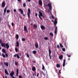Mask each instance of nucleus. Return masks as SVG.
I'll return each instance as SVG.
<instances>
[{"mask_svg": "<svg viewBox=\"0 0 78 78\" xmlns=\"http://www.w3.org/2000/svg\"><path fill=\"white\" fill-rule=\"evenodd\" d=\"M2 47H4V48H6L7 49H8L9 48V44H8V43H2Z\"/></svg>", "mask_w": 78, "mask_h": 78, "instance_id": "nucleus-1", "label": "nucleus"}, {"mask_svg": "<svg viewBox=\"0 0 78 78\" xmlns=\"http://www.w3.org/2000/svg\"><path fill=\"white\" fill-rule=\"evenodd\" d=\"M31 12L30 9L29 8L28 9V12L27 13V15H28V18H30V15L31 14Z\"/></svg>", "mask_w": 78, "mask_h": 78, "instance_id": "nucleus-2", "label": "nucleus"}, {"mask_svg": "<svg viewBox=\"0 0 78 78\" xmlns=\"http://www.w3.org/2000/svg\"><path fill=\"white\" fill-rule=\"evenodd\" d=\"M15 73L14 71H12L10 73V75L12 78H16L15 77L13 76V75H14Z\"/></svg>", "mask_w": 78, "mask_h": 78, "instance_id": "nucleus-3", "label": "nucleus"}, {"mask_svg": "<svg viewBox=\"0 0 78 78\" xmlns=\"http://www.w3.org/2000/svg\"><path fill=\"white\" fill-rule=\"evenodd\" d=\"M45 6H46V7H48V6L50 10L52 9V5L51 3H49L48 5L47 4H46V5H45Z\"/></svg>", "mask_w": 78, "mask_h": 78, "instance_id": "nucleus-4", "label": "nucleus"}, {"mask_svg": "<svg viewBox=\"0 0 78 78\" xmlns=\"http://www.w3.org/2000/svg\"><path fill=\"white\" fill-rule=\"evenodd\" d=\"M17 56V58L18 59H20V57L19 54H14V57H15V58H16Z\"/></svg>", "mask_w": 78, "mask_h": 78, "instance_id": "nucleus-5", "label": "nucleus"}, {"mask_svg": "<svg viewBox=\"0 0 78 78\" xmlns=\"http://www.w3.org/2000/svg\"><path fill=\"white\" fill-rule=\"evenodd\" d=\"M5 1H4L2 3V7H5Z\"/></svg>", "mask_w": 78, "mask_h": 78, "instance_id": "nucleus-6", "label": "nucleus"}, {"mask_svg": "<svg viewBox=\"0 0 78 78\" xmlns=\"http://www.w3.org/2000/svg\"><path fill=\"white\" fill-rule=\"evenodd\" d=\"M24 29L25 31V32H28V30H27V26H24Z\"/></svg>", "mask_w": 78, "mask_h": 78, "instance_id": "nucleus-7", "label": "nucleus"}, {"mask_svg": "<svg viewBox=\"0 0 78 78\" xmlns=\"http://www.w3.org/2000/svg\"><path fill=\"white\" fill-rule=\"evenodd\" d=\"M66 62V60H65V59H64L63 63L62 64L63 67H65V66Z\"/></svg>", "mask_w": 78, "mask_h": 78, "instance_id": "nucleus-8", "label": "nucleus"}, {"mask_svg": "<svg viewBox=\"0 0 78 78\" xmlns=\"http://www.w3.org/2000/svg\"><path fill=\"white\" fill-rule=\"evenodd\" d=\"M55 34H57V30L58 29V27L57 26H55Z\"/></svg>", "mask_w": 78, "mask_h": 78, "instance_id": "nucleus-9", "label": "nucleus"}, {"mask_svg": "<svg viewBox=\"0 0 78 78\" xmlns=\"http://www.w3.org/2000/svg\"><path fill=\"white\" fill-rule=\"evenodd\" d=\"M39 3L41 5H42V0H39Z\"/></svg>", "mask_w": 78, "mask_h": 78, "instance_id": "nucleus-10", "label": "nucleus"}, {"mask_svg": "<svg viewBox=\"0 0 78 78\" xmlns=\"http://www.w3.org/2000/svg\"><path fill=\"white\" fill-rule=\"evenodd\" d=\"M16 76H18L19 73V71L18 69H16Z\"/></svg>", "mask_w": 78, "mask_h": 78, "instance_id": "nucleus-11", "label": "nucleus"}, {"mask_svg": "<svg viewBox=\"0 0 78 78\" xmlns=\"http://www.w3.org/2000/svg\"><path fill=\"white\" fill-rule=\"evenodd\" d=\"M54 25H55V26H56V24H57V21L56 18H55V21L54 22Z\"/></svg>", "mask_w": 78, "mask_h": 78, "instance_id": "nucleus-12", "label": "nucleus"}, {"mask_svg": "<svg viewBox=\"0 0 78 78\" xmlns=\"http://www.w3.org/2000/svg\"><path fill=\"white\" fill-rule=\"evenodd\" d=\"M48 48H49V56H50V55L51 54V51L50 50V48L49 46L48 47Z\"/></svg>", "mask_w": 78, "mask_h": 78, "instance_id": "nucleus-13", "label": "nucleus"}, {"mask_svg": "<svg viewBox=\"0 0 78 78\" xmlns=\"http://www.w3.org/2000/svg\"><path fill=\"white\" fill-rule=\"evenodd\" d=\"M19 11H20L21 14H23V10H22V9H19Z\"/></svg>", "mask_w": 78, "mask_h": 78, "instance_id": "nucleus-14", "label": "nucleus"}, {"mask_svg": "<svg viewBox=\"0 0 78 78\" xmlns=\"http://www.w3.org/2000/svg\"><path fill=\"white\" fill-rule=\"evenodd\" d=\"M63 55H61L59 57V59H60V60H61V59H63Z\"/></svg>", "mask_w": 78, "mask_h": 78, "instance_id": "nucleus-15", "label": "nucleus"}, {"mask_svg": "<svg viewBox=\"0 0 78 78\" xmlns=\"http://www.w3.org/2000/svg\"><path fill=\"white\" fill-rule=\"evenodd\" d=\"M7 7V6L6 7H5V8L4 9V15L5 14V13L6 12Z\"/></svg>", "mask_w": 78, "mask_h": 78, "instance_id": "nucleus-16", "label": "nucleus"}, {"mask_svg": "<svg viewBox=\"0 0 78 78\" xmlns=\"http://www.w3.org/2000/svg\"><path fill=\"white\" fill-rule=\"evenodd\" d=\"M35 47H36V48H38V44L37 43H35Z\"/></svg>", "mask_w": 78, "mask_h": 78, "instance_id": "nucleus-17", "label": "nucleus"}, {"mask_svg": "<svg viewBox=\"0 0 78 78\" xmlns=\"http://www.w3.org/2000/svg\"><path fill=\"white\" fill-rule=\"evenodd\" d=\"M5 73L7 75H9V73L8 72V71L7 70H6L5 69Z\"/></svg>", "mask_w": 78, "mask_h": 78, "instance_id": "nucleus-18", "label": "nucleus"}, {"mask_svg": "<svg viewBox=\"0 0 78 78\" xmlns=\"http://www.w3.org/2000/svg\"><path fill=\"white\" fill-rule=\"evenodd\" d=\"M1 56L3 57V58H5L6 56L4 53H2L1 55Z\"/></svg>", "mask_w": 78, "mask_h": 78, "instance_id": "nucleus-19", "label": "nucleus"}, {"mask_svg": "<svg viewBox=\"0 0 78 78\" xmlns=\"http://www.w3.org/2000/svg\"><path fill=\"white\" fill-rule=\"evenodd\" d=\"M60 67V64H58V63H57L56 65V67L57 68H59V67Z\"/></svg>", "mask_w": 78, "mask_h": 78, "instance_id": "nucleus-20", "label": "nucleus"}, {"mask_svg": "<svg viewBox=\"0 0 78 78\" xmlns=\"http://www.w3.org/2000/svg\"><path fill=\"white\" fill-rule=\"evenodd\" d=\"M2 51L4 52V53H6V51L5 49L3 48L2 49Z\"/></svg>", "mask_w": 78, "mask_h": 78, "instance_id": "nucleus-21", "label": "nucleus"}, {"mask_svg": "<svg viewBox=\"0 0 78 78\" xmlns=\"http://www.w3.org/2000/svg\"><path fill=\"white\" fill-rule=\"evenodd\" d=\"M32 70L33 71H35V70H36V68L35 67H33V68H32Z\"/></svg>", "mask_w": 78, "mask_h": 78, "instance_id": "nucleus-22", "label": "nucleus"}, {"mask_svg": "<svg viewBox=\"0 0 78 78\" xmlns=\"http://www.w3.org/2000/svg\"><path fill=\"white\" fill-rule=\"evenodd\" d=\"M16 38L17 40H18L19 38V35L18 34H16Z\"/></svg>", "mask_w": 78, "mask_h": 78, "instance_id": "nucleus-23", "label": "nucleus"}, {"mask_svg": "<svg viewBox=\"0 0 78 78\" xmlns=\"http://www.w3.org/2000/svg\"><path fill=\"white\" fill-rule=\"evenodd\" d=\"M16 46H19V42L18 41H16Z\"/></svg>", "mask_w": 78, "mask_h": 78, "instance_id": "nucleus-24", "label": "nucleus"}, {"mask_svg": "<svg viewBox=\"0 0 78 78\" xmlns=\"http://www.w3.org/2000/svg\"><path fill=\"white\" fill-rule=\"evenodd\" d=\"M34 29H36L37 27V24H34Z\"/></svg>", "mask_w": 78, "mask_h": 78, "instance_id": "nucleus-25", "label": "nucleus"}, {"mask_svg": "<svg viewBox=\"0 0 78 78\" xmlns=\"http://www.w3.org/2000/svg\"><path fill=\"white\" fill-rule=\"evenodd\" d=\"M41 28L42 29H45L44 26L43 25L41 26Z\"/></svg>", "mask_w": 78, "mask_h": 78, "instance_id": "nucleus-26", "label": "nucleus"}, {"mask_svg": "<svg viewBox=\"0 0 78 78\" xmlns=\"http://www.w3.org/2000/svg\"><path fill=\"white\" fill-rule=\"evenodd\" d=\"M39 13L41 16H43L42 13L41 12H39Z\"/></svg>", "mask_w": 78, "mask_h": 78, "instance_id": "nucleus-27", "label": "nucleus"}, {"mask_svg": "<svg viewBox=\"0 0 78 78\" xmlns=\"http://www.w3.org/2000/svg\"><path fill=\"white\" fill-rule=\"evenodd\" d=\"M0 44H1V46H2V39H0Z\"/></svg>", "mask_w": 78, "mask_h": 78, "instance_id": "nucleus-28", "label": "nucleus"}, {"mask_svg": "<svg viewBox=\"0 0 78 78\" xmlns=\"http://www.w3.org/2000/svg\"><path fill=\"white\" fill-rule=\"evenodd\" d=\"M59 45L61 48H63V45H62V44L61 43H59Z\"/></svg>", "mask_w": 78, "mask_h": 78, "instance_id": "nucleus-29", "label": "nucleus"}, {"mask_svg": "<svg viewBox=\"0 0 78 78\" xmlns=\"http://www.w3.org/2000/svg\"><path fill=\"white\" fill-rule=\"evenodd\" d=\"M5 65L7 67H8V66H9V63H7V62H6V63H5Z\"/></svg>", "mask_w": 78, "mask_h": 78, "instance_id": "nucleus-30", "label": "nucleus"}, {"mask_svg": "<svg viewBox=\"0 0 78 78\" xmlns=\"http://www.w3.org/2000/svg\"><path fill=\"white\" fill-rule=\"evenodd\" d=\"M15 50L16 52H18V49H17L16 47L15 48Z\"/></svg>", "mask_w": 78, "mask_h": 78, "instance_id": "nucleus-31", "label": "nucleus"}, {"mask_svg": "<svg viewBox=\"0 0 78 78\" xmlns=\"http://www.w3.org/2000/svg\"><path fill=\"white\" fill-rule=\"evenodd\" d=\"M36 52H37V51H36L34 50L33 51V53L34 54H35L36 53Z\"/></svg>", "mask_w": 78, "mask_h": 78, "instance_id": "nucleus-32", "label": "nucleus"}, {"mask_svg": "<svg viewBox=\"0 0 78 78\" xmlns=\"http://www.w3.org/2000/svg\"><path fill=\"white\" fill-rule=\"evenodd\" d=\"M50 35H51L52 37H53L54 35L52 32H51L50 34Z\"/></svg>", "mask_w": 78, "mask_h": 78, "instance_id": "nucleus-33", "label": "nucleus"}, {"mask_svg": "<svg viewBox=\"0 0 78 78\" xmlns=\"http://www.w3.org/2000/svg\"><path fill=\"white\" fill-rule=\"evenodd\" d=\"M42 66L43 67L42 69V70H44L45 69V67H44V65H42Z\"/></svg>", "mask_w": 78, "mask_h": 78, "instance_id": "nucleus-34", "label": "nucleus"}, {"mask_svg": "<svg viewBox=\"0 0 78 78\" xmlns=\"http://www.w3.org/2000/svg\"><path fill=\"white\" fill-rule=\"evenodd\" d=\"M5 55L6 57V58H8V54H7V53H5Z\"/></svg>", "mask_w": 78, "mask_h": 78, "instance_id": "nucleus-35", "label": "nucleus"}, {"mask_svg": "<svg viewBox=\"0 0 78 78\" xmlns=\"http://www.w3.org/2000/svg\"><path fill=\"white\" fill-rule=\"evenodd\" d=\"M38 16L40 18V19L41 20H43V19L42 18L40 15H38Z\"/></svg>", "mask_w": 78, "mask_h": 78, "instance_id": "nucleus-36", "label": "nucleus"}, {"mask_svg": "<svg viewBox=\"0 0 78 78\" xmlns=\"http://www.w3.org/2000/svg\"><path fill=\"white\" fill-rule=\"evenodd\" d=\"M64 45L66 46V47L67 46V45H66V42H64Z\"/></svg>", "mask_w": 78, "mask_h": 78, "instance_id": "nucleus-37", "label": "nucleus"}, {"mask_svg": "<svg viewBox=\"0 0 78 78\" xmlns=\"http://www.w3.org/2000/svg\"><path fill=\"white\" fill-rule=\"evenodd\" d=\"M49 56V58H50V59H51L52 57H51V54Z\"/></svg>", "mask_w": 78, "mask_h": 78, "instance_id": "nucleus-38", "label": "nucleus"}, {"mask_svg": "<svg viewBox=\"0 0 78 78\" xmlns=\"http://www.w3.org/2000/svg\"><path fill=\"white\" fill-rule=\"evenodd\" d=\"M22 41H25V38H22Z\"/></svg>", "mask_w": 78, "mask_h": 78, "instance_id": "nucleus-39", "label": "nucleus"}, {"mask_svg": "<svg viewBox=\"0 0 78 78\" xmlns=\"http://www.w3.org/2000/svg\"><path fill=\"white\" fill-rule=\"evenodd\" d=\"M11 12L10 10H7V12L8 13H9V12Z\"/></svg>", "mask_w": 78, "mask_h": 78, "instance_id": "nucleus-40", "label": "nucleus"}, {"mask_svg": "<svg viewBox=\"0 0 78 78\" xmlns=\"http://www.w3.org/2000/svg\"><path fill=\"white\" fill-rule=\"evenodd\" d=\"M15 66H17V63L16 60H15Z\"/></svg>", "mask_w": 78, "mask_h": 78, "instance_id": "nucleus-41", "label": "nucleus"}, {"mask_svg": "<svg viewBox=\"0 0 78 78\" xmlns=\"http://www.w3.org/2000/svg\"><path fill=\"white\" fill-rule=\"evenodd\" d=\"M44 39L45 40H48V37H44Z\"/></svg>", "mask_w": 78, "mask_h": 78, "instance_id": "nucleus-42", "label": "nucleus"}, {"mask_svg": "<svg viewBox=\"0 0 78 78\" xmlns=\"http://www.w3.org/2000/svg\"><path fill=\"white\" fill-rule=\"evenodd\" d=\"M62 51H65L66 50L65 48H62Z\"/></svg>", "mask_w": 78, "mask_h": 78, "instance_id": "nucleus-43", "label": "nucleus"}, {"mask_svg": "<svg viewBox=\"0 0 78 78\" xmlns=\"http://www.w3.org/2000/svg\"><path fill=\"white\" fill-rule=\"evenodd\" d=\"M1 65H2L3 66H4L3 63L2 62H1Z\"/></svg>", "mask_w": 78, "mask_h": 78, "instance_id": "nucleus-44", "label": "nucleus"}, {"mask_svg": "<svg viewBox=\"0 0 78 78\" xmlns=\"http://www.w3.org/2000/svg\"><path fill=\"white\" fill-rule=\"evenodd\" d=\"M26 6V4L25 3H24L23 4V7H25Z\"/></svg>", "mask_w": 78, "mask_h": 78, "instance_id": "nucleus-45", "label": "nucleus"}, {"mask_svg": "<svg viewBox=\"0 0 78 78\" xmlns=\"http://www.w3.org/2000/svg\"><path fill=\"white\" fill-rule=\"evenodd\" d=\"M27 57H28V58H30V56L28 54H27Z\"/></svg>", "mask_w": 78, "mask_h": 78, "instance_id": "nucleus-46", "label": "nucleus"}, {"mask_svg": "<svg viewBox=\"0 0 78 78\" xmlns=\"http://www.w3.org/2000/svg\"><path fill=\"white\" fill-rule=\"evenodd\" d=\"M57 48H60V46H59V44H57Z\"/></svg>", "mask_w": 78, "mask_h": 78, "instance_id": "nucleus-47", "label": "nucleus"}, {"mask_svg": "<svg viewBox=\"0 0 78 78\" xmlns=\"http://www.w3.org/2000/svg\"><path fill=\"white\" fill-rule=\"evenodd\" d=\"M19 78H22V75H20L19 76Z\"/></svg>", "mask_w": 78, "mask_h": 78, "instance_id": "nucleus-48", "label": "nucleus"}, {"mask_svg": "<svg viewBox=\"0 0 78 78\" xmlns=\"http://www.w3.org/2000/svg\"><path fill=\"white\" fill-rule=\"evenodd\" d=\"M67 56H68V57H71V55H69V54H67Z\"/></svg>", "mask_w": 78, "mask_h": 78, "instance_id": "nucleus-49", "label": "nucleus"}, {"mask_svg": "<svg viewBox=\"0 0 78 78\" xmlns=\"http://www.w3.org/2000/svg\"><path fill=\"white\" fill-rule=\"evenodd\" d=\"M12 26H14V23H12Z\"/></svg>", "mask_w": 78, "mask_h": 78, "instance_id": "nucleus-50", "label": "nucleus"}, {"mask_svg": "<svg viewBox=\"0 0 78 78\" xmlns=\"http://www.w3.org/2000/svg\"><path fill=\"white\" fill-rule=\"evenodd\" d=\"M52 18H53V19H55V16H52Z\"/></svg>", "mask_w": 78, "mask_h": 78, "instance_id": "nucleus-51", "label": "nucleus"}, {"mask_svg": "<svg viewBox=\"0 0 78 78\" xmlns=\"http://www.w3.org/2000/svg\"><path fill=\"white\" fill-rule=\"evenodd\" d=\"M39 75V73H37V77H38Z\"/></svg>", "mask_w": 78, "mask_h": 78, "instance_id": "nucleus-52", "label": "nucleus"}, {"mask_svg": "<svg viewBox=\"0 0 78 78\" xmlns=\"http://www.w3.org/2000/svg\"><path fill=\"white\" fill-rule=\"evenodd\" d=\"M40 73L41 74H42V73L43 74H44V73L42 71H41V72H40Z\"/></svg>", "mask_w": 78, "mask_h": 78, "instance_id": "nucleus-53", "label": "nucleus"}, {"mask_svg": "<svg viewBox=\"0 0 78 78\" xmlns=\"http://www.w3.org/2000/svg\"><path fill=\"white\" fill-rule=\"evenodd\" d=\"M35 16H37V14L36 12L35 13Z\"/></svg>", "mask_w": 78, "mask_h": 78, "instance_id": "nucleus-54", "label": "nucleus"}, {"mask_svg": "<svg viewBox=\"0 0 78 78\" xmlns=\"http://www.w3.org/2000/svg\"><path fill=\"white\" fill-rule=\"evenodd\" d=\"M33 62H34V63H36V60H34V61H33Z\"/></svg>", "mask_w": 78, "mask_h": 78, "instance_id": "nucleus-55", "label": "nucleus"}, {"mask_svg": "<svg viewBox=\"0 0 78 78\" xmlns=\"http://www.w3.org/2000/svg\"><path fill=\"white\" fill-rule=\"evenodd\" d=\"M61 70H59V73H61Z\"/></svg>", "mask_w": 78, "mask_h": 78, "instance_id": "nucleus-56", "label": "nucleus"}, {"mask_svg": "<svg viewBox=\"0 0 78 78\" xmlns=\"http://www.w3.org/2000/svg\"><path fill=\"white\" fill-rule=\"evenodd\" d=\"M14 12H16V9H14Z\"/></svg>", "mask_w": 78, "mask_h": 78, "instance_id": "nucleus-57", "label": "nucleus"}, {"mask_svg": "<svg viewBox=\"0 0 78 78\" xmlns=\"http://www.w3.org/2000/svg\"><path fill=\"white\" fill-rule=\"evenodd\" d=\"M4 65H5V62H3Z\"/></svg>", "mask_w": 78, "mask_h": 78, "instance_id": "nucleus-58", "label": "nucleus"}, {"mask_svg": "<svg viewBox=\"0 0 78 78\" xmlns=\"http://www.w3.org/2000/svg\"><path fill=\"white\" fill-rule=\"evenodd\" d=\"M19 55H20V56H22V54L21 53H20Z\"/></svg>", "mask_w": 78, "mask_h": 78, "instance_id": "nucleus-59", "label": "nucleus"}, {"mask_svg": "<svg viewBox=\"0 0 78 78\" xmlns=\"http://www.w3.org/2000/svg\"><path fill=\"white\" fill-rule=\"evenodd\" d=\"M33 76H34V73H33Z\"/></svg>", "mask_w": 78, "mask_h": 78, "instance_id": "nucleus-60", "label": "nucleus"}, {"mask_svg": "<svg viewBox=\"0 0 78 78\" xmlns=\"http://www.w3.org/2000/svg\"><path fill=\"white\" fill-rule=\"evenodd\" d=\"M29 2H30V0H27Z\"/></svg>", "mask_w": 78, "mask_h": 78, "instance_id": "nucleus-61", "label": "nucleus"}, {"mask_svg": "<svg viewBox=\"0 0 78 78\" xmlns=\"http://www.w3.org/2000/svg\"><path fill=\"white\" fill-rule=\"evenodd\" d=\"M23 16H25V14H23Z\"/></svg>", "mask_w": 78, "mask_h": 78, "instance_id": "nucleus-62", "label": "nucleus"}, {"mask_svg": "<svg viewBox=\"0 0 78 78\" xmlns=\"http://www.w3.org/2000/svg\"><path fill=\"white\" fill-rule=\"evenodd\" d=\"M69 60H70V58H69L68 61H69Z\"/></svg>", "mask_w": 78, "mask_h": 78, "instance_id": "nucleus-63", "label": "nucleus"}, {"mask_svg": "<svg viewBox=\"0 0 78 78\" xmlns=\"http://www.w3.org/2000/svg\"><path fill=\"white\" fill-rule=\"evenodd\" d=\"M5 77V78H7V76H6Z\"/></svg>", "mask_w": 78, "mask_h": 78, "instance_id": "nucleus-64", "label": "nucleus"}]
</instances>
